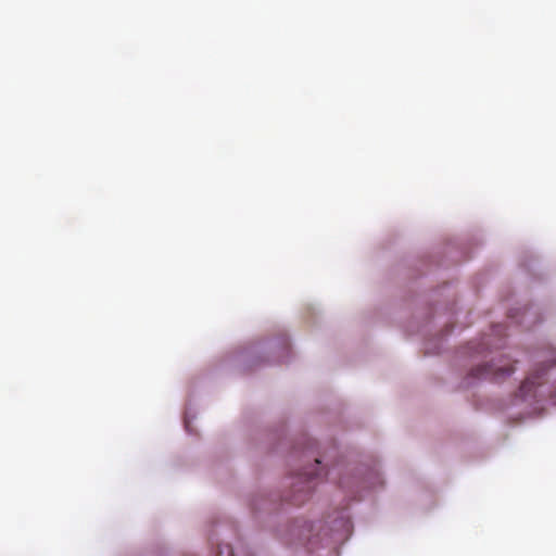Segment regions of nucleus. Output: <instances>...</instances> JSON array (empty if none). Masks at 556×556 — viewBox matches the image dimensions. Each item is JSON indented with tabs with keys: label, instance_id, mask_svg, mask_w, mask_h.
<instances>
[{
	"label": "nucleus",
	"instance_id": "f257e3e1",
	"mask_svg": "<svg viewBox=\"0 0 556 556\" xmlns=\"http://www.w3.org/2000/svg\"><path fill=\"white\" fill-rule=\"evenodd\" d=\"M514 371V366L507 359H500L498 364H484L471 370V376L475 378H489L494 381H500L509 376Z\"/></svg>",
	"mask_w": 556,
	"mask_h": 556
},
{
	"label": "nucleus",
	"instance_id": "423d86ee",
	"mask_svg": "<svg viewBox=\"0 0 556 556\" xmlns=\"http://www.w3.org/2000/svg\"><path fill=\"white\" fill-rule=\"evenodd\" d=\"M229 556H233V552L232 551H230Z\"/></svg>",
	"mask_w": 556,
	"mask_h": 556
},
{
	"label": "nucleus",
	"instance_id": "f03ea898",
	"mask_svg": "<svg viewBox=\"0 0 556 556\" xmlns=\"http://www.w3.org/2000/svg\"><path fill=\"white\" fill-rule=\"evenodd\" d=\"M545 372V368L541 371L532 372L530 376H528L525 381L521 383L519 389V396L521 399H526L532 390L541 384V376Z\"/></svg>",
	"mask_w": 556,
	"mask_h": 556
},
{
	"label": "nucleus",
	"instance_id": "20e7f679",
	"mask_svg": "<svg viewBox=\"0 0 556 556\" xmlns=\"http://www.w3.org/2000/svg\"><path fill=\"white\" fill-rule=\"evenodd\" d=\"M553 397H556V381L554 382L553 384V390H552V394H551Z\"/></svg>",
	"mask_w": 556,
	"mask_h": 556
},
{
	"label": "nucleus",
	"instance_id": "39448f33",
	"mask_svg": "<svg viewBox=\"0 0 556 556\" xmlns=\"http://www.w3.org/2000/svg\"><path fill=\"white\" fill-rule=\"evenodd\" d=\"M293 502L299 505L302 503V500L294 496Z\"/></svg>",
	"mask_w": 556,
	"mask_h": 556
},
{
	"label": "nucleus",
	"instance_id": "7ed1b4c3",
	"mask_svg": "<svg viewBox=\"0 0 556 556\" xmlns=\"http://www.w3.org/2000/svg\"><path fill=\"white\" fill-rule=\"evenodd\" d=\"M318 475H319V473H317V472H313V471H308V470H305V471L303 472V476H304L308 481H311V480H312L313 478H315V477H318Z\"/></svg>",
	"mask_w": 556,
	"mask_h": 556
}]
</instances>
